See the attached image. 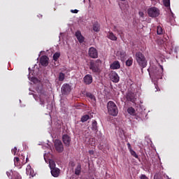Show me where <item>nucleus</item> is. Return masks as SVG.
<instances>
[{
  "mask_svg": "<svg viewBox=\"0 0 179 179\" xmlns=\"http://www.w3.org/2000/svg\"><path fill=\"white\" fill-rule=\"evenodd\" d=\"M148 71L152 80L155 79H162V77L163 76V66H159V67H157L155 65H150L148 69Z\"/></svg>",
  "mask_w": 179,
  "mask_h": 179,
  "instance_id": "f257e3e1",
  "label": "nucleus"
},
{
  "mask_svg": "<svg viewBox=\"0 0 179 179\" xmlns=\"http://www.w3.org/2000/svg\"><path fill=\"white\" fill-rule=\"evenodd\" d=\"M135 58L139 66L142 68V72H143V68H146V66H148V60H146L145 55L141 52H136Z\"/></svg>",
  "mask_w": 179,
  "mask_h": 179,
  "instance_id": "f03ea898",
  "label": "nucleus"
},
{
  "mask_svg": "<svg viewBox=\"0 0 179 179\" xmlns=\"http://www.w3.org/2000/svg\"><path fill=\"white\" fill-rule=\"evenodd\" d=\"M108 109V114L113 117H117L118 115V107L117 104L113 101H109L106 105Z\"/></svg>",
  "mask_w": 179,
  "mask_h": 179,
  "instance_id": "7ed1b4c3",
  "label": "nucleus"
},
{
  "mask_svg": "<svg viewBox=\"0 0 179 179\" xmlns=\"http://www.w3.org/2000/svg\"><path fill=\"white\" fill-rule=\"evenodd\" d=\"M100 65H101V60L96 59L90 62V69L95 73L100 72Z\"/></svg>",
  "mask_w": 179,
  "mask_h": 179,
  "instance_id": "20e7f679",
  "label": "nucleus"
},
{
  "mask_svg": "<svg viewBox=\"0 0 179 179\" xmlns=\"http://www.w3.org/2000/svg\"><path fill=\"white\" fill-rule=\"evenodd\" d=\"M148 15L150 17H157L160 15V10L156 7H151L148 9Z\"/></svg>",
  "mask_w": 179,
  "mask_h": 179,
  "instance_id": "39448f33",
  "label": "nucleus"
},
{
  "mask_svg": "<svg viewBox=\"0 0 179 179\" xmlns=\"http://www.w3.org/2000/svg\"><path fill=\"white\" fill-rule=\"evenodd\" d=\"M61 92L63 96H68V94H69L71 92H72V85L68 83L63 84L61 88Z\"/></svg>",
  "mask_w": 179,
  "mask_h": 179,
  "instance_id": "423d86ee",
  "label": "nucleus"
},
{
  "mask_svg": "<svg viewBox=\"0 0 179 179\" xmlns=\"http://www.w3.org/2000/svg\"><path fill=\"white\" fill-rule=\"evenodd\" d=\"M55 149L58 153H62L64 152V144H62L61 140L55 141Z\"/></svg>",
  "mask_w": 179,
  "mask_h": 179,
  "instance_id": "0eeeda50",
  "label": "nucleus"
},
{
  "mask_svg": "<svg viewBox=\"0 0 179 179\" xmlns=\"http://www.w3.org/2000/svg\"><path fill=\"white\" fill-rule=\"evenodd\" d=\"M71 136H69L68 134H64L62 136V141L64 145L66 148H69L71 146Z\"/></svg>",
  "mask_w": 179,
  "mask_h": 179,
  "instance_id": "6e6552de",
  "label": "nucleus"
},
{
  "mask_svg": "<svg viewBox=\"0 0 179 179\" xmlns=\"http://www.w3.org/2000/svg\"><path fill=\"white\" fill-rule=\"evenodd\" d=\"M88 54L90 58L94 59L99 57V52H97V49L93 47L90 48Z\"/></svg>",
  "mask_w": 179,
  "mask_h": 179,
  "instance_id": "1a4fd4ad",
  "label": "nucleus"
},
{
  "mask_svg": "<svg viewBox=\"0 0 179 179\" xmlns=\"http://www.w3.org/2000/svg\"><path fill=\"white\" fill-rule=\"evenodd\" d=\"M110 80L113 82V83H118L120 82V76L115 71H112L110 74Z\"/></svg>",
  "mask_w": 179,
  "mask_h": 179,
  "instance_id": "9d476101",
  "label": "nucleus"
},
{
  "mask_svg": "<svg viewBox=\"0 0 179 179\" xmlns=\"http://www.w3.org/2000/svg\"><path fill=\"white\" fill-rule=\"evenodd\" d=\"M83 82L85 85H92V83H93V77L90 74H87L83 78Z\"/></svg>",
  "mask_w": 179,
  "mask_h": 179,
  "instance_id": "9b49d317",
  "label": "nucleus"
},
{
  "mask_svg": "<svg viewBox=\"0 0 179 179\" xmlns=\"http://www.w3.org/2000/svg\"><path fill=\"white\" fill-rule=\"evenodd\" d=\"M49 60L50 58H48V57L43 55L40 58V64L42 65V66H48Z\"/></svg>",
  "mask_w": 179,
  "mask_h": 179,
  "instance_id": "f8f14e48",
  "label": "nucleus"
},
{
  "mask_svg": "<svg viewBox=\"0 0 179 179\" xmlns=\"http://www.w3.org/2000/svg\"><path fill=\"white\" fill-rule=\"evenodd\" d=\"M127 101H131L134 103L135 101V93L132 92H129L126 96Z\"/></svg>",
  "mask_w": 179,
  "mask_h": 179,
  "instance_id": "ddd939ff",
  "label": "nucleus"
},
{
  "mask_svg": "<svg viewBox=\"0 0 179 179\" xmlns=\"http://www.w3.org/2000/svg\"><path fill=\"white\" fill-rule=\"evenodd\" d=\"M50 170H51L50 173L52 177H55V178L59 177V173H61V170H59V169L55 168Z\"/></svg>",
  "mask_w": 179,
  "mask_h": 179,
  "instance_id": "4468645a",
  "label": "nucleus"
},
{
  "mask_svg": "<svg viewBox=\"0 0 179 179\" xmlns=\"http://www.w3.org/2000/svg\"><path fill=\"white\" fill-rule=\"evenodd\" d=\"M110 69H120L121 68V64H120V62L115 61L110 65Z\"/></svg>",
  "mask_w": 179,
  "mask_h": 179,
  "instance_id": "2eb2a0df",
  "label": "nucleus"
},
{
  "mask_svg": "<svg viewBox=\"0 0 179 179\" xmlns=\"http://www.w3.org/2000/svg\"><path fill=\"white\" fill-rule=\"evenodd\" d=\"M76 37L78 40L79 43H82L83 41H85V37L82 36V33H80V31H77L76 32Z\"/></svg>",
  "mask_w": 179,
  "mask_h": 179,
  "instance_id": "dca6fc26",
  "label": "nucleus"
},
{
  "mask_svg": "<svg viewBox=\"0 0 179 179\" xmlns=\"http://www.w3.org/2000/svg\"><path fill=\"white\" fill-rule=\"evenodd\" d=\"M39 100L41 106H44L45 104V100H47V95L41 94L39 96Z\"/></svg>",
  "mask_w": 179,
  "mask_h": 179,
  "instance_id": "f3484780",
  "label": "nucleus"
},
{
  "mask_svg": "<svg viewBox=\"0 0 179 179\" xmlns=\"http://www.w3.org/2000/svg\"><path fill=\"white\" fill-rule=\"evenodd\" d=\"M85 94L86 97H88V99H90L92 101V103H96V96H94L93 94H92L91 92H85Z\"/></svg>",
  "mask_w": 179,
  "mask_h": 179,
  "instance_id": "a211bd4d",
  "label": "nucleus"
},
{
  "mask_svg": "<svg viewBox=\"0 0 179 179\" xmlns=\"http://www.w3.org/2000/svg\"><path fill=\"white\" fill-rule=\"evenodd\" d=\"M26 173L27 176H30L31 177H33L34 174V171H33V169H31V166H28L26 169Z\"/></svg>",
  "mask_w": 179,
  "mask_h": 179,
  "instance_id": "6ab92c4d",
  "label": "nucleus"
},
{
  "mask_svg": "<svg viewBox=\"0 0 179 179\" xmlns=\"http://www.w3.org/2000/svg\"><path fill=\"white\" fill-rule=\"evenodd\" d=\"M80 173H82V165L78 164L75 169V174L76 176H80Z\"/></svg>",
  "mask_w": 179,
  "mask_h": 179,
  "instance_id": "aec40b11",
  "label": "nucleus"
},
{
  "mask_svg": "<svg viewBox=\"0 0 179 179\" xmlns=\"http://www.w3.org/2000/svg\"><path fill=\"white\" fill-rule=\"evenodd\" d=\"M107 37L108 38H109L110 40H112V41H117V36H115L114 35V33L113 32H108L107 34Z\"/></svg>",
  "mask_w": 179,
  "mask_h": 179,
  "instance_id": "412c9836",
  "label": "nucleus"
},
{
  "mask_svg": "<svg viewBox=\"0 0 179 179\" xmlns=\"http://www.w3.org/2000/svg\"><path fill=\"white\" fill-rule=\"evenodd\" d=\"M91 129L94 132H97V122L96 120L92 122Z\"/></svg>",
  "mask_w": 179,
  "mask_h": 179,
  "instance_id": "4be33fe9",
  "label": "nucleus"
},
{
  "mask_svg": "<svg viewBox=\"0 0 179 179\" xmlns=\"http://www.w3.org/2000/svg\"><path fill=\"white\" fill-rule=\"evenodd\" d=\"M119 57H120L121 61H124V59H125V57H127V53H125V52H124V51H120Z\"/></svg>",
  "mask_w": 179,
  "mask_h": 179,
  "instance_id": "5701e85b",
  "label": "nucleus"
},
{
  "mask_svg": "<svg viewBox=\"0 0 179 179\" xmlns=\"http://www.w3.org/2000/svg\"><path fill=\"white\" fill-rule=\"evenodd\" d=\"M49 167H50V170H52V169H57L55 162H54L53 160H50L49 161Z\"/></svg>",
  "mask_w": 179,
  "mask_h": 179,
  "instance_id": "b1692460",
  "label": "nucleus"
},
{
  "mask_svg": "<svg viewBox=\"0 0 179 179\" xmlns=\"http://www.w3.org/2000/svg\"><path fill=\"white\" fill-rule=\"evenodd\" d=\"M12 179H22V176L17 172H14L13 173Z\"/></svg>",
  "mask_w": 179,
  "mask_h": 179,
  "instance_id": "393cba45",
  "label": "nucleus"
},
{
  "mask_svg": "<svg viewBox=\"0 0 179 179\" xmlns=\"http://www.w3.org/2000/svg\"><path fill=\"white\" fill-rule=\"evenodd\" d=\"M127 113L130 114V115H135V108L130 107L127 109Z\"/></svg>",
  "mask_w": 179,
  "mask_h": 179,
  "instance_id": "a878e982",
  "label": "nucleus"
},
{
  "mask_svg": "<svg viewBox=\"0 0 179 179\" xmlns=\"http://www.w3.org/2000/svg\"><path fill=\"white\" fill-rule=\"evenodd\" d=\"M90 119V116L89 115H85L81 117V122H86L88 120Z\"/></svg>",
  "mask_w": 179,
  "mask_h": 179,
  "instance_id": "bb28decb",
  "label": "nucleus"
},
{
  "mask_svg": "<svg viewBox=\"0 0 179 179\" xmlns=\"http://www.w3.org/2000/svg\"><path fill=\"white\" fill-rule=\"evenodd\" d=\"M93 30L94 31L99 33V31H100V25H99V24H94Z\"/></svg>",
  "mask_w": 179,
  "mask_h": 179,
  "instance_id": "cd10ccee",
  "label": "nucleus"
},
{
  "mask_svg": "<svg viewBox=\"0 0 179 179\" xmlns=\"http://www.w3.org/2000/svg\"><path fill=\"white\" fill-rule=\"evenodd\" d=\"M64 79H65V74L64 73H59V81L64 82Z\"/></svg>",
  "mask_w": 179,
  "mask_h": 179,
  "instance_id": "c85d7f7f",
  "label": "nucleus"
},
{
  "mask_svg": "<svg viewBox=\"0 0 179 179\" xmlns=\"http://www.w3.org/2000/svg\"><path fill=\"white\" fill-rule=\"evenodd\" d=\"M157 33L159 35H162L163 33H164V31H163V28H162L160 26H158L157 27Z\"/></svg>",
  "mask_w": 179,
  "mask_h": 179,
  "instance_id": "c756f323",
  "label": "nucleus"
},
{
  "mask_svg": "<svg viewBox=\"0 0 179 179\" xmlns=\"http://www.w3.org/2000/svg\"><path fill=\"white\" fill-rule=\"evenodd\" d=\"M61 57V53L59 52H55L53 55V60L54 61H58V58H59Z\"/></svg>",
  "mask_w": 179,
  "mask_h": 179,
  "instance_id": "7c9ffc66",
  "label": "nucleus"
},
{
  "mask_svg": "<svg viewBox=\"0 0 179 179\" xmlns=\"http://www.w3.org/2000/svg\"><path fill=\"white\" fill-rule=\"evenodd\" d=\"M134 64V59L132 58H129L126 61V66H131Z\"/></svg>",
  "mask_w": 179,
  "mask_h": 179,
  "instance_id": "2f4dec72",
  "label": "nucleus"
},
{
  "mask_svg": "<svg viewBox=\"0 0 179 179\" xmlns=\"http://www.w3.org/2000/svg\"><path fill=\"white\" fill-rule=\"evenodd\" d=\"M14 164L15 166H19L20 164V159L17 157L14 158Z\"/></svg>",
  "mask_w": 179,
  "mask_h": 179,
  "instance_id": "473e14b6",
  "label": "nucleus"
},
{
  "mask_svg": "<svg viewBox=\"0 0 179 179\" xmlns=\"http://www.w3.org/2000/svg\"><path fill=\"white\" fill-rule=\"evenodd\" d=\"M164 5L166 8H169L170 6V0H163Z\"/></svg>",
  "mask_w": 179,
  "mask_h": 179,
  "instance_id": "72a5a7b5",
  "label": "nucleus"
},
{
  "mask_svg": "<svg viewBox=\"0 0 179 179\" xmlns=\"http://www.w3.org/2000/svg\"><path fill=\"white\" fill-rule=\"evenodd\" d=\"M131 156H133L134 157H135L136 159H138V156L136 154V152L134 151V150H131V151H129Z\"/></svg>",
  "mask_w": 179,
  "mask_h": 179,
  "instance_id": "f704fd0d",
  "label": "nucleus"
},
{
  "mask_svg": "<svg viewBox=\"0 0 179 179\" xmlns=\"http://www.w3.org/2000/svg\"><path fill=\"white\" fill-rule=\"evenodd\" d=\"M154 179H163V178H162V176H160V174L156 173V174L154 176Z\"/></svg>",
  "mask_w": 179,
  "mask_h": 179,
  "instance_id": "c9c22d12",
  "label": "nucleus"
},
{
  "mask_svg": "<svg viewBox=\"0 0 179 179\" xmlns=\"http://www.w3.org/2000/svg\"><path fill=\"white\" fill-rule=\"evenodd\" d=\"M16 152H17V148L15 147L13 150H12V153L13 155H16Z\"/></svg>",
  "mask_w": 179,
  "mask_h": 179,
  "instance_id": "e433bc0d",
  "label": "nucleus"
},
{
  "mask_svg": "<svg viewBox=\"0 0 179 179\" xmlns=\"http://www.w3.org/2000/svg\"><path fill=\"white\" fill-rule=\"evenodd\" d=\"M138 15L140 17H143L145 16V13L142 11L138 12Z\"/></svg>",
  "mask_w": 179,
  "mask_h": 179,
  "instance_id": "4c0bfd02",
  "label": "nucleus"
},
{
  "mask_svg": "<svg viewBox=\"0 0 179 179\" xmlns=\"http://www.w3.org/2000/svg\"><path fill=\"white\" fill-rule=\"evenodd\" d=\"M140 179H149L146 175L142 174L140 177Z\"/></svg>",
  "mask_w": 179,
  "mask_h": 179,
  "instance_id": "58836bf2",
  "label": "nucleus"
},
{
  "mask_svg": "<svg viewBox=\"0 0 179 179\" xmlns=\"http://www.w3.org/2000/svg\"><path fill=\"white\" fill-rule=\"evenodd\" d=\"M127 148H128L129 152H131L132 150V147L131 146V143H127Z\"/></svg>",
  "mask_w": 179,
  "mask_h": 179,
  "instance_id": "ea45409f",
  "label": "nucleus"
},
{
  "mask_svg": "<svg viewBox=\"0 0 179 179\" xmlns=\"http://www.w3.org/2000/svg\"><path fill=\"white\" fill-rule=\"evenodd\" d=\"M135 119L137 120V121H142V117L138 115L135 116Z\"/></svg>",
  "mask_w": 179,
  "mask_h": 179,
  "instance_id": "a19ab883",
  "label": "nucleus"
},
{
  "mask_svg": "<svg viewBox=\"0 0 179 179\" xmlns=\"http://www.w3.org/2000/svg\"><path fill=\"white\" fill-rule=\"evenodd\" d=\"M71 13H78V12H79V10L75 9V10H71Z\"/></svg>",
  "mask_w": 179,
  "mask_h": 179,
  "instance_id": "79ce46f5",
  "label": "nucleus"
},
{
  "mask_svg": "<svg viewBox=\"0 0 179 179\" xmlns=\"http://www.w3.org/2000/svg\"><path fill=\"white\" fill-rule=\"evenodd\" d=\"M155 88L157 89L156 92L160 90V89L159 88V86L157 85V84H156V83H155Z\"/></svg>",
  "mask_w": 179,
  "mask_h": 179,
  "instance_id": "37998d69",
  "label": "nucleus"
},
{
  "mask_svg": "<svg viewBox=\"0 0 179 179\" xmlns=\"http://www.w3.org/2000/svg\"><path fill=\"white\" fill-rule=\"evenodd\" d=\"M69 164H70L71 167H75V162H71L69 163Z\"/></svg>",
  "mask_w": 179,
  "mask_h": 179,
  "instance_id": "c03bdc74",
  "label": "nucleus"
},
{
  "mask_svg": "<svg viewBox=\"0 0 179 179\" xmlns=\"http://www.w3.org/2000/svg\"><path fill=\"white\" fill-rule=\"evenodd\" d=\"M118 34H122V31L121 30H117Z\"/></svg>",
  "mask_w": 179,
  "mask_h": 179,
  "instance_id": "a18cd8bd",
  "label": "nucleus"
},
{
  "mask_svg": "<svg viewBox=\"0 0 179 179\" xmlns=\"http://www.w3.org/2000/svg\"><path fill=\"white\" fill-rule=\"evenodd\" d=\"M29 160V158H26V162L24 163L25 164V163H27V161Z\"/></svg>",
  "mask_w": 179,
  "mask_h": 179,
  "instance_id": "49530a36",
  "label": "nucleus"
},
{
  "mask_svg": "<svg viewBox=\"0 0 179 179\" xmlns=\"http://www.w3.org/2000/svg\"><path fill=\"white\" fill-rule=\"evenodd\" d=\"M90 155H93V151H90Z\"/></svg>",
  "mask_w": 179,
  "mask_h": 179,
  "instance_id": "de8ad7c7",
  "label": "nucleus"
},
{
  "mask_svg": "<svg viewBox=\"0 0 179 179\" xmlns=\"http://www.w3.org/2000/svg\"><path fill=\"white\" fill-rule=\"evenodd\" d=\"M114 29H115V30H116L117 27H115V28H114Z\"/></svg>",
  "mask_w": 179,
  "mask_h": 179,
  "instance_id": "09e8293b",
  "label": "nucleus"
},
{
  "mask_svg": "<svg viewBox=\"0 0 179 179\" xmlns=\"http://www.w3.org/2000/svg\"><path fill=\"white\" fill-rule=\"evenodd\" d=\"M151 1H156V0H151Z\"/></svg>",
  "mask_w": 179,
  "mask_h": 179,
  "instance_id": "8fccbe9b",
  "label": "nucleus"
}]
</instances>
